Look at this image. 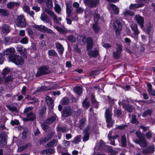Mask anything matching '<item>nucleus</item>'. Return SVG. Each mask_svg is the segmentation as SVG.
Listing matches in <instances>:
<instances>
[{"instance_id": "obj_51", "label": "nucleus", "mask_w": 155, "mask_h": 155, "mask_svg": "<svg viewBox=\"0 0 155 155\" xmlns=\"http://www.w3.org/2000/svg\"><path fill=\"white\" fill-rule=\"evenodd\" d=\"M86 121L85 119H82L80 121V125L79 126V127L80 129H82L84 127V124Z\"/></svg>"}, {"instance_id": "obj_31", "label": "nucleus", "mask_w": 155, "mask_h": 155, "mask_svg": "<svg viewBox=\"0 0 155 155\" xmlns=\"http://www.w3.org/2000/svg\"><path fill=\"white\" fill-rule=\"evenodd\" d=\"M15 50L13 48H10L7 49L4 51V53L5 54L9 55L11 54L15 53Z\"/></svg>"}, {"instance_id": "obj_60", "label": "nucleus", "mask_w": 155, "mask_h": 155, "mask_svg": "<svg viewBox=\"0 0 155 155\" xmlns=\"http://www.w3.org/2000/svg\"><path fill=\"white\" fill-rule=\"evenodd\" d=\"M7 136L5 135H4L3 137H2V140H1V143H2L3 144H5L6 143V139Z\"/></svg>"}, {"instance_id": "obj_58", "label": "nucleus", "mask_w": 155, "mask_h": 155, "mask_svg": "<svg viewBox=\"0 0 155 155\" xmlns=\"http://www.w3.org/2000/svg\"><path fill=\"white\" fill-rule=\"evenodd\" d=\"M22 8L23 9V10L25 12L27 13H28L29 12V7L26 5H24L23 7Z\"/></svg>"}, {"instance_id": "obj_63", "label": "nucleus", "mask_w": 155, "mask_h": 155, "mask_svg": "<svg viewBox=\"0 0 155 155\" xmlns=\"http://www.w3.org/2000/svg\"><path fill=\"white\" fill-rule=\"evenodd\" d=\"M23 47L21 45H18L17 47V50L22 54V52L23 51Z\"/></svg>"}, {"instance_id": "obj_15", "label": "nucleus", "mask_w": 155, "mask_h": 155, "mask_svg": "<svg viewBox=\"0 0 155 155\" xmlns=\"http://www.w3.org/2000/svg\"><path fill=\"white\" fill-rule=\"evenodd\" d=\"M54 149L51 148H48L43 150L41 152V153L43 155H49L55 153Z\"/></svg>"}, {"instance_id": "obj_47", "label": "nucleus", "mask_w": 155, "mask_h": 155, "mask_svg": "<svg viewBox=\"0 0 155 155\" xmlns=\"http://www.w3.org/2000/svg\"><path fill=\"white\" fill-rule=\"evenodd\" d=\"M54 10L58 14H60L61 10V7L58 4H55L54 7Z\"/></svg>"}, {"instance_id": "obj_43", "label": "nucleus", "mask_w": 155, "mask_h": 155, "mask_svg": "<svg viewBox=\"0 0 155 155\" xmlns=\"http://www.w3.org/2000/svg\"><path fill=\"white\" fill-rule=\"evenodd\" d=\"M75 92L77 93L78 94H80L82 92V87H75L74 89Z\"/></svg>"}, {"instance_id": "obj_55", "label": "nucleus", "mask_w": 155, "mask_h": 155, "mask_svg": "<svg viewBox=\"0 0 155 155\" xmlns=\"http://www.w3.org/2000/svg\"><path fill=\"white\" fill-rule=\"evenodd\" d=\"M47 125H48V124H46L45 122L42 124V127L43 130L45 131H47L49 130V127Z\"/></svg>"}, {"instance_id": "obj_6", "label": "nucleus", "mask_w": 155, "mask_h": 155, "mask_svg": "<svg viewBox=\"0 0 155 155\" xmlns=\"http://www.w3.org/2000/svg\"><path fill=\"white\" fill-rule=\"evenodd\" d=\"M49 72L48 68L47 67H42L38 69L35 75L37 77H38L43 74H48Z\"/></svg>"}, {"instance_id": "obj_20", "label": "nucleus", "mask_w": 155, "mask_h": 155, "mask_svg": "<svg viewBox=\"0 0 155 155\" xmlns=\"http://www.w3.org/2000/svg\"><path fill=\"white\" fill-rule=\"evenodd\" d=\"M136 143L139 144L140 146L143 147H145L147 145V141L143 138L139 139V140L136 142Z\"/></svg>"}, {"instance_id": "obj_44", "label": "nucleus", "mask_w": 155, "mask_h": 155, "mask_svg": "<svg viewBox=\"0 0 155 155\" xmlns=\"http://www.w3.org/2000/svg\"><path fill=\"white\" fill-rule=\"evenodd\" d=\"M81 137L80 136H78L74 138L72 142L74 144L78 143L81 141Z\"/></svg>"}, {"instance_id": "obj_32", "label": "nucleus", "mask_w": 155, "mask_h": 155, "mask_svg": "<svg viewBox=\"0 0 155 155\" xmlns=\"http://www.w3.org/2000/svg\"><path fill=\"white\" fill-rule=\"evenodd\" d=\"M66 13L69 15L72 11V7L71 5L69 4L66 3Z\"/></svg>"}, {"instance_id": "obj_42", "label": "nucleus", "mask_w": 155, "mask_h": 155, "mask_svg": "<svg viewBox=\"0 0 155 155\" xmlns=\"http://www.w3.org/2000/svg\"><path fill=\"white\" fill-rule=\"evenodd\" d=\"M121 142L123 147H124L126 145L127 143L126 139L125 136L124 135L121 136Z\"/></svg>"}, {"instance_id": "obj_57", "label": "nucleus", "mask_w": 155, "mask_h": 155, "mask_svg": "<svg viewBox=\"0 0 155 155\" xmlns=\"http://www.w3.org/2000/svg\"><path fill=\"white\" fill-rule=\"evenodd\" d=\"M10 71V69L8 68H5L3 70L2 74L4 75L8 74Z\"/></svg>"}, {"instance_id": "obj_18", "label": "nucleus", "mask_w": 155, "mask_h": 155, "mask_svg": "<svg viewBox=\"0 0 155 155\" xmlns=\"http://www.w3.org/2000/svg\"><path fill=\"white\" fill-rule=\"evenodd\" d=\"M107 8L109 10H110L111 9H112L115 14H117L118 13V8L114 5L109 3L108 5Z\"/></svg>"}, {"instance_id": "obj_36", "label": "nucleus", "mask_w": 155, "mask_h": 155, "mask_svg": "<svg viewBox=\"0 0 155 155\" xmlns=\"http://www.w3.org/2000/svg\"><path fill=\"white\" fill-rule=\"evenodd\" d=\"M34 28L37 29L38 31H45V28H46L44 26L42 25H35L34 26Z\"/></svg>"}, {"instance_id": "obj_49", "label": "nucleus", "mask_w": 155, "mask_h": 155, "mask_svg": "<svg viewBox=\"0 0 155 155\" xmlns=\"http://www.w3.org/2000/svg\"><path fill=\"white\" fill-rule=\"evenodd\" d=\"M9 14L8 12L6 10L1 9V15L2 16H6Z\"/></svg>"}, {"instance_id": "obj_50", "label": "nucleus", "mask_w": 155, "mask_h": 155, "mask_svg": "<svg viewBox=\"0 0 155 155\" xmlns=\"http://www.w3.org/2000/svg\"><path fill=\"white\" fill-rule=\"evenodd\" d=\"M13 78L11 75H8L6 77H4L3 79H4L6 82H8L13 80Z\"/></svg>"}, {"instance_id": "obj_17", "label": "nucleus", "mask_w": 155, "mask_h": 155, "mask_svg": "<svg viewBox=\"0 0 155 155\" xmlns=\"http://www.w3.org/2000/svg\"><path fill=\"white\" fill-rule=\"evenodd\" d=\"M58 117L55 114H54L52 116L48 118L45 121L46 124H49L52 123L55 120H58Z\"/></svg>"}, {"instance_id": "obj_25", "label": "nucleus", "mask_w": 155, "mask_h": 155, "mask_svg": "<svg viewBox=\"0 0 155 155\" xmlns=\"http://www.w3.org/2000/svg\"><path fill=\"white\" fill-rule=\"evenodd\" d=\"M147 85L148 92L151 95L155 96V91L152 89L151 84L150 83H148Z\"/></svg>"}, {"instance_id": "obj_16", "label": "nucleus", "mask_w": 155, "mask_h": 155, "mask_svg": "<svg viewBox=\"0 0 155 155\" xmlns=\"http://www.w3.org/2000/svg\"><path fill=\"white\" fill-rule=\"evenodd\" d=\"M122 51V47L120 45H118L117 48V51L114 52V58H117L120 56L121 52Z\"/></svg>"}, {"instance_id": "obj_11", "label": "nucleus", "mask_w": 155, "mask_h": 155, "mask_svg": "<svg viewBox=\"0 0 155 155\" xmlns=\"http://www.w3.org/2000/svg\"><path fill=\"white\" fill-rule=\"evenodd\" d=\"M145 2V0H139L138 4H131L129 7L130 9H135L136 8L140 7L143 6Z\"/></svg>"}, {"instance_id": "obj_62", "label": "nucleus", "mask_w": 155, "mask_h": 155, "mask_svg": "<svg viewBox=\"0 0 155 155\" xmlns=\"http://www.w3.org/2000/svg\"><path fill=\"white\" fill-rule=\"evenodd\" d=\"M63 143L67 147H69L70 146V142L69 141L64 140L63 141Z\"/></svg>"}, {"instance_id": "obj_34", "label": "nucleus", "mask_w": 155, "mask_h": 155, "mask_svg": "<svg viewBox=\"0 0 155 155\" xmlns=\"http://www.w3.org/2000/svg\"><path fill=\"white\" fill-rule=\"evenodd\" d=\"M99 2V0H90V6L91 7H95L97 5Z\"/></svg>"}, {"instance_id": "obj_52", "label": "nucleus", "mask_w": 155, "mask_h": 155, "mask_svg": "<svg viewBox=\"0 0 155 155\" xmlns=\"http://www.w3.org/2000/svg\"><path fill=\"white\" fill-rule=\"evenodd\" d=\"M46 3L48 8H51L52 7L53 3L51 0H46Z\"/></svg>"}, {"instance_id": "obj_30", "label": "nucleus", "mask_w": 155, "mask_h": 155, "mask_svg": "<svg viewBox=\"0 0 155 155\" xmlns=\"http://www.w3.org/2000/svg\"><path fill=\"white\" fill-rule=\"evenodd\" d=\"M93 46V43L92 40L91 38H87V51L90 50Z\"/></svg>"}, {"instance_id": "obj_59", "label": "nucleus", "mask_w": 155, "mask_h": 155, "mask_svg": "<svg viewBox=\"0 0 155 155\" xmlns=\"http://www.w3.org/2000/svg\"><path fill=\"white\" fill-rule=\"evenodd\" d=\"M131 122L132 123L135 124H137L138 123V122L136 119L135 115H133L132 116Z\"/></svg>"}, {"instance_id": "obj_28", "label": "nucleus", "mask_w": 155, "mask_h": 155, "mask_svg": "<svg viewBox=\"0 0 155 155\" xmlns=\"http://www.w3.org/2000/svg\"><path fill=\"white\" fill-rule=\"evenodd\" d=\"M123 13L125 17H127L128 16H132L134 15V13L133 12L127 9H125L123 11Z\"/></svg>"}, {"instance_id": "obj_8", "label": "nucleus", "mask_w": 155, "mask_h": 155, "mask_svg": "<svg viewBox=\"0 0 155 155\" xmlns=\"http://www.w3.org/2000/svg\"><path fill=\"white\" fill-rule=\"evenodd\" d=\"M73 112L72 108L69 107H66L64 108L62 115V116L66 117L71 115Z\"/></svg>"}, {"instance_id": "obj_53", "label": "nucleus", "mask_w": 155, "mask_h": 155, "mask_svg": "<svg viewBox=\"0 0 155 155\" xmlns=\"http://www.w3.org/2000/svg\"><path fill=\"white\" fill-rule=\"evenodd\" d=\"M121 112L120 110L116 109L114 111V115L118 117L120 115Z\"/></svg>"}, {"instance_id": "obj_27", "label": "nucleus", "mask_w": 155, "mask_h": 155, "mask_svg": "<svg viewBox=\"0 0 155 155\" xmlns=\"http://www.w3.org/2000/svg\"><path fill=\"white\" fill-rule=\"evenodd\" d=\"M47 13L53 17V19L54 22L57 24L58 23V21L57 19V17L53 12L51 10H48L47 11Z\"/></svg>"}, {"instance_id": "obj_40", "label": "nucleus", "mask_w": 155, "mask_h": 155, "mask_svg": "<svg viewBox=\"0 0 155 155\" xmlns=\"http://www.w3.org/2000/svg\"><path fill=\"white\" fill-rule=\"evenodd\" d=\"M57 131L58 132H68V130L65 127H58L57 128Z\"/></svg>"}, {"instance_id": "obj_35", "label": "nucleus", "mask_w": 155, "mask_h": 155, "mask_svg": "<svg viewBox=\"0 0 155 155\" xmlns=\"http://www.w3.org/2000/svg\"><path fill=\"white\" fill-rule=\"evenodd\" d=\"M88 54L89 56L94 57L97 55L98 52L97 50H91L88 51Z\"/></svg>"}, {"instance_id": "obj_56", "label": "nucleus", "mask_w": 155, "mask_h": 155, "mask_svg": "<svg viewBox=\"0 0 155 155\" xmlns=\"http://www.w3.org/2000/svg\"><path fill=\"white\" fill-rule=\"evenodd\" d=\"M83 106L85 108H87L89 106V103L86 101V99L83 102Z\"/></svg>"}, {"instance_id": "obj_24", "label": "nucleus", "mask_w": 155, "mask_h": 155, "mask_svg": "<svg viewBox=\"0 0 155 155\" xmlns=\"http://www.w3.org/2000/svg\"><path fill=\"white\" fill-rule=\"evenodd\" d=\"M58 141L53 139L48 142L46 145L47 147H50L53 146H56L57 145Z\"/></svg>"}, {"instance_id": "obj_29", "label": "nucleus", "mask_w": 155, "mask_h": 155, "mask_svg": "<svg viewBox=\"0 0 155 155\" xmlns=\"http://www.w3.org/2000/svg\"><path fill=\"white\" fill-rule=\"evenodd\" d=\"M35 118V116L32 112L28 113L27 115V120H33Z\"/></svg>"}, {"instance_id": "obj_39", "label": "nucleus", "mask_w": 155, "mask_h": 155, "mask_svg": "<svg viewBox=\"0 0 155 155\" xmlns=\"http://www.w3.org/2000/svg\"><path fill=\"white\" fill-rule=\"evenodd\" d=\"M152 112V110L151 109H149L143 112L142 114V116L143 117H145L147 115L150 116Z\"/></svg>"}, {"instance_id": "obj_21", "label": "nucleus", "mask_w": 155, "mask_h": 155, "mask_svg": "<svg viewBox=\"0 0 155 155\" xmlns=\"http://www.w3.org/2000/svg\"><path fill=\"white\" fill-rule=\"evenodd\" d=\"M89 130V126H87L84 130V132L85 134L83 138V140L84 142L87 141L89 138V134L88 133Z\"/></svg>"}, {"instance_id": "obj_13", "label": "nucleus", "mask_w": 155, "mask_h": 155, "mask_svg": "<svg viewBox=\"0 0 155 155\" xmlns=\"http://www.w3.org/2000/svg\"><path fill=\"white\" fill-rule=\"evenodd\" d=\"M154 151V146L153 144H152L143 150L142 153L143 154H147L149 153H153Z\"/></svg>"}, {"instance_id": "obj_23", "label": "nucleus", "mask_w": 155, "mask_h": 155, "mask_svg": "<svg viewBox=\"0 0 155 155\" xmlns=\"http://www.w3.org/2000/svg\"><path fill=\"white\" fill-rule=\"evenodd\" d=\"M20 3L18 2H10L7 4V7L10 9H12L13 8L16 7L17 6H19Z\"/></svg>"}, {"instance_id": "obj_41", "label": "nucleus", "mask_w": 155, "mask_h": 155, "mask_svg": "<svg viewBox=\"0 0 155 155\" xmlns=\"http://www.w3.org/2000/svg\"><path fill=\"white\" fill-rule=\"evenodd\" d=\"M123 107L125 109L127 110L128 111L131 112L134 109V107L131 106L129 105H126L124 104L123 106Z\"/></svg>"}, {"instance_id": "obj_14", "label": "nucleus", "mask_w": 155, "mask_h": 155, "mask_svg": "<svg viewBox=\"0 0 155 155\" xmlns=\"http://www.w3.org/2000/svg\"><path fill=\"white\" fill-rule=\"evenodd\" d=\"M112 131H110L108 134L107 137L109 139V140L110 141V144L113 145H115V142L114 140L112 141V139L114 140L116 139L117 138L119 137V135H116L114 136H112Z\"/></svg>"}, {"instance_id": "obj_10", "label": "nucleus", "mask_w": 155, "mask_h": 155, "mask_svg": "<svg viewBox=\"0 0 155 155\" xmlns=\"http://www.w3.org/2000/svg\"><path fill=\"white\" fill-rule=\"evenodd\" d=\"M135 18L140 28H143V27L144 22L143 18L139 15H137L135 16Z\"/></svg>"}, {"instance_id": "obj_46", "label": "nucleus", "mask_w": 155, "mask_h": 155, "mask_svg": "<svg viewBox=\"0 0 155 155\" xmlns=\"http://www.w3.org/2000/svg\"><path fill=\"white\" fill-rule=\"evenodd\" d=\"M61 102L63 105H66L69 103V100L67 97H64L61 100Z\"/></svg>"}, {"instance_id": "obj_7", "label": "nucleus", "mask_w": 155, "mask_h": 155, "mask_svg": "<svg viewBox=\"0 0 155 155\" xmlns=\"http://www.w3.org/2000/svg\"><path fill=\"white\" fill-rule=\"evenodd\" d=\"M113 28L116 32V35H119L122 28V26L120 22L118 21H115L113 23Z\"/></svg>"}, {"instance_id": "obj_33", "label": "nucleus", "mask_w": 155, "mask_h": 155, "mask_svg": "<svg viewBox=\"0 0 155 155\" xmlns=\"http://www.w3.org/2000/svg\"><path fill=\"white\" fill-rule=\"evenodd\" d=\"M41 19L43 21L46 22H48L49 21V19L46 15L42 13L41 16Z\"/></svg>"}, {"instance_id": "obj_2", "label": "nucleus", "mask_w": 155, "mask_h": 155, "mask_svg": "<svg viewBox=\"0 0 155 155\" xmlns=\"http://www.w3.org/2000/svg\"><path fill=\"white\" fill-rule=\"evenodd\" d=\"M111 109H106L105 113V117L108 127H111L113 123V121L111 120Z\"/></svg>"}, {"instance_id": "obj_9", "label": "nucleus", "mask_w": 155, "mask_h": 155, "mask_svg": "<svg viewBox=\"0 0 155 155\" xmlns=\"http://www.w3.org/2000/svg\"><path fill=\"white\" fill-rule=\"evenodd\" d=\"M51 83H48L46 82L45 86L39 87L37 89V91H44L51 90L53 89V87H50L51 86Z\"/></svg>"}, {"instance_id": "obj_22", "label": "nucleus", "mask_w": 155, "mask_h": 155, "mask_svg": "<svg viewBox=\"0 0 155 155\" xmlns=\"http://www.w3.org/2000/svg\"><path fill=\"white\" fill-rule=\"evenodd\" d=\"M45 99L47 104L52 109L53 107V100L49 96H46L45 97Z\"/></svg>"}, {"instance_id": "obj_3", "label": "nucleus", "mask_w": 155, "mask_h": 155, "mask_svg": "<svg viewBox=\"0 0 155 155\" xmlns=\"http://www.w3.org/2000/svg\"><path fill=\"white\" fill-rule=\"evenodd\" d=\"M94 16L95 23L93 25V29L95 33H97L100 29L98 22V21L99 20L100 16L98 14L96 13L94 14Z\"/></svg>"}, {"instance_id": "obj_37", "label": "nucleus", "mask_w": 155, "mask_h": 155, "mask_svg": "<svg viewBox=\"0 0 155 155\" xmlns=\"http://www.w3.org/2000/svg\"><path fill=\"white\" fill-rule=\"evenodd\" d=\"M54 28L61 33L65 34L67 32L64 28H62L57 26H54Z\"/></svg>"}, {"instance_id": "obj_26", "label": "nucleus", "mask_w": 155, "mask_h": 155, "mask_svg": "<svg viewBox=\"0 0 155 155\" xmlns=\"http://www.w3.org/2000/svg\"><path fill=\"white\" fill-rule=\"evenodd\" d=\"M56 47L59 54H62L64 51V48L62 45L59 43H57L56 44Z\"/></svg>"}, {"instance_id": "obj_54", "label": "nucleus", "mask_w": 155, "mask_h": 155, "mask_svg": "<svg viewBox=\"0 0 155 155\" xmlns=\"http://www.w3.org/2000/svg\"><path fill=\"white\" fill-rule=\"evenodd\" d=\"M48 54L51 56H56L57 55V53L54 50H50L48 51Z\"/></svg>"}, {"instance_id": "obj_19", "label": "nucleus", "mask_w": 155, "mask_h": 155, "mask_svg": "<svg viewBox=\"0 0 155 155\" xmlns=\"http://www.w3.org/2000/svg\"><path fill=\"white\" fill-rule=\"evenodd\" d=\"M54 135V132H51L45 138L41 140L40 143H43L44 142H46L48 140H50L52 138Z\"/></svg>"}, {"instance_id": "obj_4", "label": "nucleus", "mask_w": 155, "mask_h": 155, "mask_svg": "<svg viewBox=\"0 0 155 155\" xmlns=\"http://www.w3.org/2000/svg\"><path fill=\"white\" fill-rule=\"evenodd\" d=\"M26 23L25 18L23 15H21L18 17L16 23V25L18 27L20 28L25 27Z\"/></svg>"}, {"instance_id": "obj_61", "label": "nucleus", "mask_w": 155, "mask_h": 155, "mask_svg": "<svg viewBox=\"0 0 155 155\" xmlns=\"http://www.w3.org/2000/svg\"><path fill=\"white\" fill-rule=\"evenodd\" d=\"M6 106L8 108L12 111H16V108L15 107H13L9 105H7Z\"/></svg>"}, {"instance_id": "obj_1", "label": "nucleus", "mask_w": 155, "mask_h": 155, "mask_svg": "<svg viewBox=\"0 0 155 155\" xmlns=\"http://www.w3.org/2000/svg\"><path fill=\"white\" fill-rule=\"evenodd\" d=\"M8 61H12L16 65H22L24 62L23 58L21 56L13 54L9 56Z\"/></svg>"}, {"instance_id": "obj_48", "label": "nucleus", "mask_w": 155, "mask_h": 155, "mask_svg": "<svg viewBox=\"0 0 155 155\" xmlns=\"http://www.w3.org/2000/svg\"><path fill=\"white\" fill-rule=\"evenodd\" d=\"M95 96L93 94H92L91 95V100L92 103L93 104H95V107L97 108L98 106V103L97 102L96 100L94 98Z\"/></svg>"}, {"instance_id": "obj_45", "label": "nucleus", "mask_w": 155, "mask_h": 155, "mask_svg": "<svg viewBox=\"0 0 155 155\" xmlns=\"http://www.w3.org/2000/svg\"><path fill=\"white\" fill-rule=\"evenodd\" d=\"M28 38L26 37L22 38L20 41V42L23 44H26L28 43Z\"/></svg>"}, {"instance_id": "obj_38", "label": "nucleus", "mask_w": 155, "mask_h": 155, "mask_svg": "<svg viewBox=\"0 0 155 155\" xmlns=\"http://www.w3.org/2000/svg\"><path fill=\"white\" fill-rule=\"evenodd\" d=\"M2 31L3 33H8L9 32L10 30L8 25H4L2 26Z\"/></svg>"}, {"instance_id": "obj_12", "label": "nucleus", "mask_w": 155, "mask_h": 155, "mask_svg": "<svg viewBox=\"0 0 155 155\" xmlns=\"http://www.w3.org/2000/svg\"><path fill=\"white\" fill-rule=\"evenodd\" d=\"M100 143L101 144L99 146H97L94 148V153L95 155H106L103 154H101L99 153V152H97V150L98 149L99 150H101L102 149H104L105 147V145L103 144V141L102 140L100 141Z\"/></svg>"}, {"instance_id": "obj_64", "label": "nucleus", "mask_w": 155, "mask_h": 155, "mask_svg": "<svg viewBox=\"0 0 155 155\" xmlns=\"http://www.w3.org/2000/svg\"><path fill=\"white\" fill-rule=\"evenodd\" d=\"M68 39L71 42H74L76 41V38L72 35L69 36L68 37Z\"/></svg>"}, {"instance_id": "obj_5", "label": "nucleus", "mask_w": 155, "mask_h": 155, "mask_svg": "<svg viewBox=\"0 0 155 155\" xmlns=\"http://www.w3.org/2000/svg\"><path fill=\"white\" fill-rule=\"evenodd\" d=\"M131 27L132 30L134 31L133 35L131 36L136 41H137L138 39V35L140 32L137 27V25L136 24L131 25Z\"/></svg>"}]
</instances>
